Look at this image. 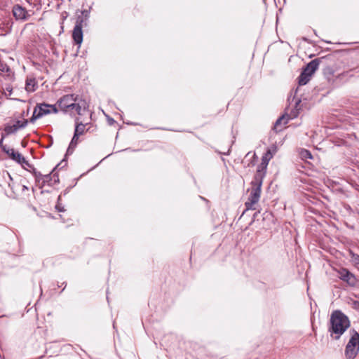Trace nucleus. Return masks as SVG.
<instances>
[{"mask_svg": "<svg viewBox=\"0 0 359 359\" xmlns=\"http://www.w3.org/2000/svg\"><path fill=\"white\" fill-rule=\"evenodd\" d=\"M0 76L8 81H12L14 78V73L6 64H0Z\"/></svg>", "mask_w": 359, "mask_h": 359, "instance_id": "nucleus-12", "label": "nucleus"}, {"mask_svg": "<svg viewBox=\"0 0 359 359\" xmlns=\"http://www.w3.org/2000/svg\"><path fill=\"white\" fill-rule=\"evenodd\" d=\"M250 152H248V153L246 154L245 158H247V157L250 155Z\"/></svg>", "mask_w": 359, "mask_h": 359, "instance_id": "nucleus-34", "label": "nucleus"}, {"mask_svg": "<svg viewBox=\"0 0 359 359\" xmlns=\"http://www.w3.org/2000/svg\"><path fill=\"white\" fill-rule=\"evenodd\" d=\"M283 122V124H287V118L285 116H282L276 120V121L274 124L273 129L277 132L280 131L282 130V128L280 127V126Z\"/></svg>", "mask_w": 359, "mask_h": 359, "instance_id": "nucleus-16", "label": "nucleus"}, {"mask_svg": "<svg viewBox=\"0 0 359 359\" xmlns=\"http://www.w3.org/2000/svg\"><path fill=\"white\" fill-rule=\"evenodd\" d=\"M29 172H31L34 175V171H37L35 168L32 165V168H31L29 170Z\"/></svg>", "mask_w": 359, "mask_h": 359, "instance_id": "nucleus-29", "label": "nucleus"}, {"mask_svg": "<svg viewBox=\"0 0 359 359\" xmlns=\"http://www.w3.org/2000/svg\"><path fill=\"white\" fill-rule=\"evenodd\" d=\"M79 136L77 135V134H74V136L67 149V153L72 154L73 152L74 149H75L79 142Z\"/></svg>", "mask_w": 359, "mask_h": 359, "instance_id": "nucleus-17", "label": "nucleus"}, {"mask_svg": "<svg viewBox=\"0 0 359 359\" xmlns=\"http://www.w3.org/2000/svg\"><path fill=\"white\" fill-rule=\"evenodd\" d=\"M350 326L351 322L348 317L341 311H332L328 325V332L331 338L339 340Z\"/></svg>", "mask_w": 359, "mask_h": 359, "instance_id": "nucleus-1", "label": "nucleus"}, {"mask_svg": "<svg viewBox=\"0 0 359 359\" xmlns=\"http://www.w3.org/2000/svg\"><path fill=\"white\" fill-rule=\"evenodd\" d=\"M299 156L302 160L307 161L308 159H312L313 156L311 153L306 149H302L299 151Z\"/></svg>", "mask_w": 359, "mask_h": 359, "instance_id": "nucleus-19", "label": "nucleus"}, {"mask_svg": "<svg viewBox=\"0 0 359 359\" xmlns=\"http://www.w3.org/2000/svg\"><path fill=\"white\" fill-rule=\"evenodd\" d=\"M43 175H44L41 174L40 172L34 171V177H35L36 182L38 183L39 187H41Z\"/></svg>", "mask_w": 359, "mask_h": 359, "instance_id": "nucleus-23", "label": "nucleus"}, {"mask_svg": "<svg viewBox=\"0 0 359 359\" xmlns=\"http://www.w3.org/2000/svg\"><path fill=\"white\" fill-rule=\"evenodd\" d=\"M51 180H52L51 172L48 173V174H46V175H44L43 176V180L41 182V187H44L46 184L50 185Z\"/></svg>", "mask_w": 359, "mask_h": 359, "instance_id": "nucleus-22", "label": "nucleus"}, {"mask_svg": "<svg viewBox=\"0 0 359 359\" xmlns=\"http://www.w3.org/2000/svg\"><path fill=\"white\" fill-rule=\"evenodd\" d=\"M8 177H9L10 180H11V181H12V180H13V179L11 177L10 175H9V174H8Z\"/></svg>", "mask_w": 359, "mask_h": 359, "instance_id": "nucleus-33", "label": "nucleus"}, {"mask_svg": "<svg viewBox=\"0 0 359 359\" xmlns=\"http://www.w3.org/2000/svg\"><path fill=\"white\" fill-rule=\"evenodd\" d=\"M6 154L10 157V158L19 164L22 161H24V156L14 149H11V150L6 151Z\"/></svg>", "mask_w": 359, "mask_h": 359, "instance_id": "nucleus-14", "label": "nucleus"}, {"mask_svg": "<svg viewBox=\"0 0 359 359\" xmlns=\"http://www.w3.org/2000/svg\"><path fill=\"white\" fill-rule=\"evenodd\" d=\"M266 169H262L257 166L256 173L253 177L252 181L251 182V187L259 188V189H262L263 180L266 176Z\"/></svg>", "mask_w": 359, "mask_h": 359, "instance_id": "nucleus-11", "label": "nucleus"}, {"mask_svg": "<svg viewBox=\"0 0 359 359\" xmlns=\"http://www.w3.org/2000/svg\"><path fill=\"white\" fill-rule=\"evenodd\" d=\"M37 83L35 79L29 78L27 79L25 89L27 92L32 93L36 90Z\"/></svg>", "mask_w": 359, "mask_h": 359, "instance_id": "nucleus-15", "label": "nucleus"}, {"mask_svg": "<svg viewBox=\"0 0 359 359\" xmlns=\"http://www.w3.org/2000/svg\"><path fill=\"white\" fill-rule=\"evenodd\" d=\"M83 18L79 17L72 32V38L76 44L80 46L83 41Z\"/></svg>", "mask_w": 359, "mask_h": 359, "instance_id": "nucleus-8", "label": "nucleus"}, {"mask_svg": "<svg viewBox=\"0 0 359 359\" xmlns=\"http://www.w3.org/2000/svg\"><path fill=\"white\" fill-rule=\"evenodd\" d=\"M23 168L29 170L31 168H32V165L31 163H29L28 161H27L25 158H24V161H22L21 163H20Z\"/></svg>", "mask_w": 359, "mask_h": 359, "instance_id": "nucleus-24", "label": "nucleus"}, {"mask_svg": "<svg viewBox=\"0 0 359 359\" xmlns=\"http://www.w3.org/2000/svg\"><path fill=\"white\" fill-rule=\"evenodd\" d=\"M6 136V135H5V133L4 132V133H2V135H1V138L0 140V147L4 145V140Z\"/></svg>", "mask_w": 359, "mask_h": 359, "instance_id": "nucleus-27", "label": "nucleus"}, {"mask_svg": "<svg viewBox=\"0 0 359 359\" xmlns=\"http://www.w3.org/2000/svg\"><path fill=\"white\" fill-rule=\"evenodd\" d=\"M56 104L65 113L69 112L74 114L75 112L79 115H82L86 107V102L79 100V96L74 94L64 95L57 100Z\"/></svg>", "mask_w": 359, "mask_h": 359, "instance_id": "nucleus-2", "label": "nucleus"}, {"mask_svg": "<svg viewBox=\"0 0 359 359\" xmlns=\"http://www.w3.org/2000/svg\"><path fill=\"white\" fill-rule=\"evenodd\" d=\"M6 89L8 91H11V89L10 88V87H6Z\"/></svg>", "mask_w": 359, "mask_h": 359, "instance_id": "nucleus-32", "label": "nucleus"}, {"mask_svg": "<svg viewBox=\"0 0 359 359\" xmlns=\"http://www.w3.org/2000/svg\"><path fill=\"white\" fill-rule=\"evenodd\" d=\"M250 194L247 201L245 203V209L243 212V215L248 210H257V203L260 199L262 189L259 188L251 187L249 190Z\"/></svg>", "mask_w": 359, "mask_h": 359, "instance_id": "nucleus-6", "label": "nucleus"}, {"mask_svg": "<svg viewBox=\"0 0 359 359\" xmlns=\"http://www.w3.org/2000/svg\"><path fill=\"white\" fill-rule=\"evenodd\" d=\"M350 339L345 347L344 355L346 359H355L359 353V333L354 329L349 331Z\"/></svg>", "mask_w": 359, "mask_h": 359, "instance_id": "nucleus-3", "label": "nucleus"}, {"mask_svg": "<svg viewBox=\"0 0 359 359\" xmlns=\"http://www.w3.org/2000/svg\"><path fill=\"white\" fill-rule=\"evenodd\" d=\"M8 186L11 187V189L13 190V192L15 193V191H14V187L13 186H11V184L10 183H8Z\"/></svg>", "mask_w": 359, "mask_h": 359, "instance_id": "nucleus-30", "label": "nucleus"}, {"mask_svg": "<svg viewBox=\"0 0 359 359\" xmlns=\"http://www.w3.org/2000/svg\"><path fill=\"white\" fill-rule=\"evenodd\" d=\"M1 149L6 154V151L11 150V148H9L7 145L4 144V146L1 147Z\"/></svg>", "mask_w": 359, "mask_h": 359, "instance_id": "nucleus-28", "label": "nucleus"}, {"mask_svg": "<svg viewBox=\"0 0 359 359\" xmlns=\"http://www.w3.org/2000/svg\"><path fill=\"white\" fill-rule=\"evenodd\" d=\"M27 123L28 121L27 119H23L22 121H16L13 123L6 124L4 128L5 135H9L15 133L18 130L25 128Z\"/></svg>", "mask_w": 359, "mask_h": 359, "instance_id": "nucleus-9", "label": "nucleus"}, {"mask_svg": "<svg viewBox=\"0 0 359 359\" xmlns=\"http://www.w3.org/2000/svg\"><path fill=\"white\" fill-rule=\"evenodd\" d=\"M348 73H349L348 72H343L341 74H339L337 76V78L339 79H343L345 76H348Z\"/></svg>", "mask_w": 359, "mask_h": 359, "instance_id": "nucleus-26", "label": "nucleus"}, {"mask_svg": "<svg viewBox=\"0 0 359 359\" xmlns=\"http://www.w3.org/2000/svg\"><path fill=\"white\" fill-rule=\"evenodd\" d=\"M337 276L339 279L346 283L349 286H355L357 283L356 277L353 273L346 268H340L337 270Z\"/></svg>", "mask_w": 359, "mask_h": 359, "instance_id": "nucleus-7", "label": "nucleus"}, {"mask_svg": "<svg viewBox=\"0 0 359 359\" xmlns=\"http://www.w3.org/2000/svg\"><path fill=\"white\" fill-rule=\"evenodd\" d=\"M22 189L25 190V189H27V187L25 185L22 186Z\"/></svg>", "mask_w": 359, "mask_h": 359, "instance_id": "nucleus-31", "label": "nucleus"}, {"mask_svg": "<svg viewBox=\"0 0 359 359\" xmlns=\"http://www.w3.org/2000/svg\"><path fill=\"white\" fill-rule=\"evenodd\" d=\"M349 255H350L351 262H352V264L355 266L358 267V266H359V255L355 254L352 251H350Z\"/></svg>", "mask_w": 359, "mask_h": 359, "instance_id": "nucleus-20", "label": "nucleus"}, {"mask_svg": "<svg viewBox=\"0 0 359 359\" xmlns=\"http://www.w3.org/2000/svg\"><path fill=\"white\" fill-rule=\"evenodd\" d=\"M323 74L325 76V77L327 79V80L330 81L334 76V70L330 67H326L323 69Z\"/></svg>", "mask_w": 359, "mask_h": 359, "instance_id": "nucleus-21", "label": "nucleus"}, {"mask_svg": "<svg viewBox=\"0 0 359 359\" xmlns=\"http://www.w3.org/2000/svg\"><path fill=\"white\" fill-rule=\"evenodd\" d=\"M320 62V58H316L307 64L299 76V84L300 86L306 85L310 81L311 76L318 68Z\"/></svg>", "mask_w": 359, "mask_h": 359, "instance_id": "nucleus-4", "label": "nucleus"}, {"mask_svg": "<svg viewBox=\"0 0 359 359\" xmlns=\"http://www.w3.org/2000/svg\"><path fill=\"white\" fill-rule=\"evenodd\" d=\"M57 111L58 109L56 107V104L52 105L46 103L37 104L34 109V112L30 118V121L33 123L36 119H39L46 114L50 113L56 114Z\"/></svg>", "mask_w": 359, "mask_h": 359, "instance_id": "nucleus-5", "label": "nucleus"}, {"mask_svg": "<svg viewBox=\"0 0 359 359\" xmlns=\"http://www.w3.org/2000/svg\"><path fill=\"white\" fill-rule=\"evenodd\" d=\"M12 13L17 20L25 21L30 17L27 10L19 4L13 6Z\"/></svg>", "mask_w": 359, "mask_h": 359, "instance_id": "nucleus-10", "label": "nucleus"}, {"mask_svg": "<svg viewBox=\"0 0 359 359\" xmlns=\"http://www.w3.org/2000/svg\"><path fill=\"white\" fill-rule=\"evenodd\" d=\"M252 160L250 161V163H249L248 164V166H250V165H253L255 164V159L257 158V155L256 154H253L252 156Z\"/></svg>", "mask_w": 359, "mask_h": 359, "instance_id": "nucleus-25", "label": "nucleus"}, {"mask_svg": "<svg viewBox=\"0 0 359 359\" xmlns=\"http://www.w3.org/2000/svg\"><path fill=\"white\" fill-rule=\"evenodd\" d=\"M273 158V154L271 153L270 149H268L266 152L263 155L262 158V162L258 165L262 169H267V166L270 160Z\"/></svg>", "mask_w": 359, "mask_h": 359, "instance_id": "nucleus-13", "label": "nucleus"}, {"mask_svg": "<svg viewBox=\"0 0 359 359\" xmlns=\"http://www.w3.org/2000/svg\"><path fill=\"white\" fill-rule=\"evenodd\" d=\"M79 118H76V127L74 130V134H77V135H81L84 132L85 125L82 123H79Z\"/></svg>", "mask_w": 359, "mask_h": 359, "instance_id": "nucleus-18", "label": "nucleus"}]
</instances>
